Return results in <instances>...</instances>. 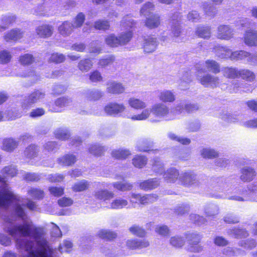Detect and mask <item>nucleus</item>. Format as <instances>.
I'll return each instance as SVG.
<instances>
[{"label":"nucleus","instance_id":"obj_31","mask_svg":"<svg viewBox=\"0 0 257 257\" xmlns=\"http://www.w3.org/2000/svg\"><path fill=\"white\" fill-rule=\"evenodd\" d=\"M222 72L224 76L229 78L238 77V70L233 67H225L222 68Z\"/></svg>","mask_w":257,"mask_h":257},{"label":"nucleus","instance_id":"obj_59","mask_svg":"<svg viewBox=\"0 0 257 257\" xmlns=\"http://www.w3.org/2000/svg\"><path fill=\"white\" fill-rule=\"evenodd\" d=\"M153 169L158 173L162 174L164 171L163 165L159 160L158 158H156L154 160L153 164Z\"/></svg>","mask_w":257,"mask_h":257},{"label":"nucleus","instance_id":"obj_57","mask_svg":"<svg viewBox=\"0 0 257 257\" xmlns=\"http://www.w3.org/2000/svg\"><path fill=\"white\" fill-rule=\"evenodd\" d=\"M249 197L250 199L257 201V184H251L248 187Z\"/></svg>","mask_w":257,"mask_h":257},{"label":"nucleus","instance_id":"obj_21","mask_svg":"<svg viewBox=\"0 0 257 257\" xmlns=\"http://www.w3.org/2000/svg\"><path fill=\"white\" fill-rule=\"evenodd\" d=\"M244 42L248 46L257 45V31L248 30L245 32L244 36Z\"/></svg>","mask_w":257,"mask_h":257},{"label":"nucleus","instance_id":"obj_45","mask_svg":"<svg viewBox=\"0 0 257 257\" xmlns=\"http://www.w3.org/2000/svg\"><path fill=\"white\" fill-rule=\"evenodd\" d=\"M196 33L199 37L203 38H209L210 35V29L207 27H198Z\"/></svg>","mask_w":257,"mask_h":257},{"label":"nucleus","instance_id":"obj_5","mask_svg":"<svg viewBox=\"0 0 257 257\" xmlns=\"http://www.w3.org/2000/svg\"><path fill=\"white\" fill-rule=\"evenodd\" d=\"M204 71L203 69L198 70L196 73V78L199 82L203 86L207 87L214 88L218 86L219 79L218 77L212 76L210 74L202 75Z\"/></svg>","mask_w":257,"mask_h":257},{"label":"nucleus","instance_id":"obj_16","mask_svg":"<svg viewBox=\"0 0 257 257\" xmlns=\"http://www.w3.org/2000/svg\"><path fill=\"white\" fill-rule=\"evenodd\" d=\"M158 98L163 102H173L176 99L175 92L172 90L164 89L159 92Z\"/></svg>","mask_w":257,"mask_h":257},{"label":"nucleus","instance_id":"obj_50","mask_svg":"<svg viewBox=\"0 0 257 257\" xmlns=\"http://www.w3.org/2000/svg\"><path fill=\"white\" fill-rule=\"evenodd\" d=\"M170 243L174 247H179L184 245V240L181 237L175 236L170 238Z\"/></svg>","mask_w":257,"mask_h":257},{"label":"nucleus","instance_id":"obj_24","mask_svg":"<svg viewBox=\"0 0 257 257\" xmlns=\"http://www.w3.org/2000/svg\"><path fill=\"white\" fill-rule=\"evenodd\" d=\"M204 69L203 70L211 71L214 73H218L220 72V67L219 64L215 61L212 60H208L205 61L204 65Z\"/></svg>","mask_w":257,"mask_h":257},{"label":"nucleus","instance_id":"obj_11","mask_svg":"<svg viewBox=\"0 0 257 257\" xmlns=\"http://www.w3.org/2000/svg\"><path fill=\"white\" fill-rule=\"evenodd\" d=\"M180 176L179 171L175 168L168 169L163 174V178L168 183H175L177 181L179 183Z\"/></svg>","mask_w":257,"mask_h":257},{"label":"nucleus","instance_id":"obj_32","mask_svg":"<svg viewBox=\"0 0 257 257\" xmlns=\"http://www.w3.org/2000/svg\"><path fill=\"white\" fill-rule=\"evenodd\" d=\"M130 155L131 153L128 150L123 149L115 150L111 153L112 156L118 159H124Z\"/></svg>","mask_w":257,"mask_h":257},{"label":"nucleus","instance_id":"obj_30","mask_svg":"<svg viewBox=\"0 0 257 257\" xmlns=\"http://www.w3.org/2000/svg\"><path fill=\"white\" fill-rule=\"evenodd\" d=\"M74 28L71 23L68 22H64L58 28L59 33L63 36H68L73 31Z\"/></svg>","mask_w":257,"mask_h":257},{"label":"nucleus","instance_id":"obj_8","mask_svg":"<svg viewBox=\"0 0 257 257\" xmlns=\"http://www.w3.org/2000/svg\"><path fill=\"white\" fill-rule=\"evenodd\" d=\"M157 199L158 196L156 194H149L141 196L139 194H132L130 200L132 206L136 207L138 202L142 204H147L156 201Z\"/></svg>","mask_w":257,"mask_h":257},{"label":"nucleus","instance_id":"obj_3","mask_svg":"<svg viewBox=\"0 0 257 257\" xmlns=\"http://www.w3.org/2000/svg\"><path fill=\"white\" fill-rule=\"evenodd\" d=\"M170 113L169 107L163 102L154 104L151 108H147L141 112L134 115H129L127 117L133 121L145 120L150 118L151 114L154 118H151V121H158L168 117Z\"/></svg>","mask_w":257,"mask_h":257},{"label":"nucleus","instance_id":"obj_43","mask_svg":"<svg viewBox=\"0 0 257 257\" xmlns=\"http://www.w3.org/2000/svg\"><path fill=\"white\" fill-rule=\"evenodd\" d=\"M133 164L135 167L142 168L147 162V159L143 156H136L133 159Z\"/></svg>","mask_w":257,"mask_h":257},{"label":"nucleus","instance_id":"obj_33","mask_svg":"<svg viewBox=\"0 0 257 257\" xmlns=\"http://www.w3.org/2000/svg\"><path fill=\"white\" fill-rule=\"evenodd\" d=\"M97 235L102 239L111 240L116 237V234L113 231L102 229L98 231Z\"/></svg>","mask_w":257,"mask_h":257},{"label":"nucleus","instance_id":"obj_26","mask_svg":"<svg viewBox=\"0 0 257 257\" xmlns=\"http://www.w3.org/2000/svg\"><path fill=\"white\" fill-rule=\"evenodd\" d=\"M38 148L34 145H30L24 151V155L28 159L36 160L38 157Z\"/></svg>","mask_w":257,"mask_h":257},{"label":"nucleus","instance_id":"obj_61","mask_svg":"<svg viewBox=\"0 0 257 257\" xmlns=\"http://www.w3.org/2000/svg\"><path fill=\"white\" fill-rule=\"evenodd\" d=\"M65 60V57L63 55L59 53H53L51 55L49 60L51 62L55 63H61Z\"/></svg>","mask_w":257,"mask_h":257},{"label":"nucleus","instance_id":"obj_22","mask_svg":"<svg viewBox=\"0 0 257 257\" xmlns=\"http://www.w3.org/2000/svg\"><path fill=\"white\" fill-rule=\"evenodd\" d=\"M36 33L37 35L42 38H47L50 37L53 32L52 27L47 25H43L37 28Z\"/></svg>","mask_w":257,"mask_h":257},{"label":"nucleus","instance_id":"obj_6","mask_svg":"<svg viewBox=\"0 0 257 257\" xmlns=\"http://www.w3.org/2000/svg\"><path fill=\"white\" fill-rule=\"evenodd\" d=\"M221 50L226 52L225 55H220V56H221V57H226V56H229L231 60L246 59L248 62H252L255 64H257V55H251L248 52L243 51L232 52L231 51H228L224 49H222Z\"/></svg>","mask_w":257,"mask_h":257},{"label":"nucleus","instance_id":"obj_60","mask_svg":"<svg viewBox=\"0 0 257 257\" xmlns=\"http://www.w3.org/2000/svg\"><path fill=\"white\" fill-rule=\"evenodd\" d=\"M94 27L96 29L104 30L108 29L109 25L107 21L99 20L95 22Z\"/></svg>","mask_w":257,"mask_h":257},{"label":"nucleus","instance_id":"obj_12","mask_svg":"<svg viewBox=\"0 0 257 257\" xmlns=\"http://www.w3.org/2000/svg\"><path fill=\"white\" fill-rule=\"evenodd\" d=\"M234 35L233 29L226 25L220 26L218 28L217 37L221 39L228 40Z\"/></svg>","mask_w":257,"mask_h":257},{"label":"nucleus","instance_id":"obj_13","mask_svg":"<svg viewBox=\"0 0 257 257\" xmlns=\"http://www.w3.org/2000/svg\"><path fill=\"white\" fill-rule=\"evenodd\" d=\"M126 245L130 249H136L147 247L150 243L146 239H128L126 241Z\"/></svg>","mask_w":257,"mask_h":257},{"label":"nucleus","instance_id":"obj_27","mask_svg":"<svg viewBox=\"0 0 257 257\" xmlns=\"http://www.w3.org/2000/svg\"><path fill=\"white\" fill-rule=\"evenodd\" d=\"M153 143L151 141L145 140L139 143L138 146V149L140 151L147 152L150 151V153L156 154L158 152V150H151L152 147Z\"/></svg>","mask_w":257,"mask_h":257},{"label":"nucleus","instance_id":"obj_28","mask_svg":"<svg viewBox=\"0 0 257 257\" xmlns=\"http://www.w3.org/2000/svg\"><path fill=\"white\" fill-rule=\"evenodd\" d=\"M255 176V171L251 168L244 167L242 170L240 178L244 181H250Z\"/></svg>","mask_w":257,"mask_h":257},{"label":"nucleus","instance_id":"obj_36","mask_svg":"<svg viewBox=\"0 0 257 257\" xmlns=\"http://www.w3.org/2000/svg\"><path fill=\"white\" fill-rule=\"evenodd\" d=\"M146 25L150 28L157 27L160 25L159 17L157 15L151 16L150 18H147Z\"/></svg>","mask_w":257,"mask_h":257},{"label":"nucleus","instance_id":"obj_17","mask_svg":"<svg viewBox=\"0 0 257 257\" xmlns=\"http://www.w3.org/2000/svg\"><path fill=\"white\" fill-rule=\"evenodd\" d=\"M196 177L192 172H185L180 174L179 183L186 186H190L196 183Z\"/></svg>","mask_w":257,"mask_h":257},{"label":"nucleus","instance_id":"obj_39","mask_svg":"<svg viewBox=\"0 0 257 257\" xmlns=\"http://www.w3.org/2000/svg\"><path fill=\"white\" fill-rule=\"evenodd\" d=\"M92 66V62L89 59L80 61L78 64L79 69L82 72H87Z\"/></svg>","mask_w":257,"mask_h":257},{"label":"nucleus","instance_id":"obj_19","mask_svg":"<svg viewBox=\"0 0 257 257\" xmlns=\"http://www.w3.org/2000/svg\"><path fill=\"white\" fill-rule=\"evenodd\" d=\"M19 141L13 138L5 139L3 141L2 149L5 151L11 152L17 147Z\"/></svg>","mask_w":257,"mask_h":257},{"label":"nucleus","instance_id":"obj_49","mask_svg":"<svg viewBox=\"0 0 257 257\" xmlns=\"http://www.w3.org/2000/svg\"><path fill=\"white\" fill-rule=\"evenodd\" d=\"M85 20V16L82 13H79L73 20V23L72 24L73 28H78L80 27Z\"/></svg>","mask_w":257,"mask_h":257},{"label":"nucleus","instance_id":"obj_41","mask_svg":"<svg viewBox=\"0 0 257 257\" xmlns=\"http://www.w3.org/2000/svg\"><path fill=\"white\" fill-rule=\"evenodd\" d=\"M18 174L21 175L24 180L28 181H38L40 179L39 176L36 173H26L21 171Z\"/></svg>","mask_w":257,"mask_h":257},{"label":"nucleus","instance_id":"obj_20","mask_svg":"<svg viewBox=\"0 0 257 257\" xmlns=\"http://www.w3.org/2000/svg\"><path fill=\"white\" fill-rule=\"evenodd\" d=\"M106 90L108 93L120 94L124 91L125 88L122 84L113 81L107 83Z\"/></svg>","mask_w":257,"mask_h":257},{"label":"nucleus","instance_id":"obj_44","mask_svg":"<svg viewBox=\"0 0 257 257\" xmlns=\"http://www.w3.org/2000/svg\"><path fill=\"white\" fill-rule=\"evenodd\" d=\"M28 193L31 197L36 199H41L44 197V192L37 188H31Z\"/></svg>","mask_w":257,"mask_h":257},{"label":"nucleus","instance_id":"obj_62","mask_svg":"<svg viewBox=\"0 0 257 257\" xmlns=\"http://www.w3.org/2000/svg\"><path fill=\"white\" fill-rule=\"evenodd\" d=\"M55 135L57 138L61 140H67L69 137L68 133L66 131L62 130L56 131Z\"/></svg>","mask_w":257,"mask_h":257},{"label":"nucleus","instance_id":"obj_2","mask_svg":"<svg viewBox=\"0 0 257 257\" xmlns=\"http://www.w3.org/2000/svg\"><path fill=\"white\" fill-rule=\"evenodd\" d=\"M19 214L22 217L23 223L14 225H13V223L11 224V225L6 227L5 231L15 239L18 247L28 252V255L27 257H44L42 252L38 253L37 243L35 240L33 242L22 238V237L28 236L34 239V236L31 235L32 234L24 235L21 233L19 234L21 230L24 228L26 223L31 222L33 223V222L31 220H26V217L22 214ZM46 257H49V256L48 255Z\"/></svg>","mask_w":257,"mask_h":257},{"label":"nucleus","instance_id":"obj_58","mask_svg":"<svg viewBox=\"0 0 257 257\" xmlns=\"http://www.w3.org/2000/svg\"><path fill=\"white\" fill-rule=\"evenodd\" d=\"M172 31L173 36L177 38L178 37L181 33V28L178 22H172Z\"/></svg>","mask_w":257,"mask_h":257},{"label":"nucleus","instance_id":"obj_55","mask_svg":"<svg viewBox=\"0 0 257 257\" xmlns=\"http://www.w3.org/2000/svg\"><path fill=\"white\" fill-rule=\"evenodd\" d=\"M19 61L23 65H29L34 61V58L31 54H26L21 56Z\"/></svg>","mask_w":257,"mask_h":257},{"label":"nucleus","instance_id":"obj_56","mask_svg":"<svg viewBox=\"0 0 257 257\" xmlns=\"http://www.w3.org/2000/svg\"><path fill=\"white\" fill-rule=\"evenodd\" d=\"M130 231L134 235L143 237L145 234V230L137 225H133L130 228Z\"/></svg>","mask_w":257,"mask_h":257},{"label":"nucleus","instance_id":"obj_7","mask_svg":"<svg viewBox=\"0 0 257 257\" xmlns=\"http://www.w3.org/2000/svg\"><path fill=\"white\" fill-rule=\"evenodd\" d=\"M45 93L41 90H36L32 93L27 99L22 103V108L25 112L30 108L32 105L39 102L44 98Z\"/></svg>","mask_w":257,"mask_h":257},{"label":"nucleus","instance_id":"obj_52","mask_svg":"<svg viewBox=\"0 0 257 257\" xmlns=\"http://www.w3.org/2000/svg\"><path fill=\"white\" fill-rule=\"evenodd\" d=\"M218 208L214 204H209L205 207V212L208 216L215 215L218 213Z\"/></svg>","mask_w":257,"mask_h":257},{"label":"nucleus","instance_id":"obj_46","mask_svg":"<svg viewBox=\"0 0 257 257\" xmlns=\"http://www.w3.org/2000/svg\"><path fill=\"white\" fill-rule=\"evenodd\" d=\"M168 136L170 139L178 142L183 145H188L190 143V139L186 138L178 137L176 135V134L172 133H169Z\"/></svg>","mask_w":257,"mask_h":257},{"label":"nucleus","instance_id":"obj_10","mask_svg":"<svg viewBox=\"0 0 257 257\" xmlns=\"http://www.w3.org/2000/svg\"><path fill=\"white\" fill-rule=\"evenodd\" d=\"M93 196L97 199L103 200L106 206L109 201L113 197L114 193L106 189H98L94 192Z\"/></svg>","mask_w":257,"mask_h":257},{"label":"nucleus","instance_id":"obj_29","mask_svg":"<svg viewBox=\"0 0 257 257\" xmlns=\"http://www.w3.org/2000/svg\"><path fill=\"white\" fill-rule=\"evenodd\" d=\"M159 184V182L157 179L148 180L140 184V187L144 190H148L156 188Z\"/></svg>","mask_w":257,"mask_h":257},{"label":"nucleus","instance_id":"obj_40","mask_svg":"<svg viewBox=\"0 0 257 257\" xmlns=\"http://www.w3.org/2000/svg\"><path fill=\"white\" fill-rule=\"evenodd\" d=\"M238 77H241L248 81H253L255 77L253 72L247 69L238 70Z\"/></svg>","mask_w":257,"mask_h":257},{"label":"nucleus","instance_id":"obj_15","mask_svg":"<svg viewBox=\"0 0 257 257\" xmlns=\"http://www.w3.org/2000/svg\"><path fill=\"white\" fill-rule=\"evenodd\" d=\"M128 204L127 200L121 197H117L111 201L109 200L106 206L110 209H120L127 206Z\"/></svg>","mask_w":257,"mask_h":257},{"label":"nucleus","instance_id":"obj_14","mask_svg":"<svg viewBox=\"0 0 257 257\" xmlns=\"http://www.w3.org/2000/svg\"><path fill=\"white\" fill-rule=\"evenodd\" d=\"M199 108L198 106L195 104H191L181 101L179 104H177L175 107L176 113H180L184 111L187 112H193Z\"/></svg>","mask_w":257,"mask_h":257},{"label":"nucleus","instance_id":"obj_42","mask_svg":"<svg viewBox=\"0 0 257 257\" xmlns=\"http://www.w3.org/2000/svg\"><path fill=\"white\" fill-rule=\"evenodd\" d=\"M89 186V183L87 181L82 180L74 185L73 190L75 192L83 191L87 189Z\"/></svg>","mask_w":257,"mask_h":257},{"label":"nucleus","instance_id":"obj_23","mask_svg":"<svg viewBox=\"0 0 257 257\" xmlns=\"http://www.w3.org/2000/svg\"><path fill=\"white\" fill-rule=\"evenodd\" d=\"M23 37V33L18 29H14L8 32L4 36L5 40L7 42L16 41Z\"/></svg>","mask_w":257,"mask_h":257},{"label":"nucleus","instance_id":"obj_63","mask_svg":"<svg viewBox=\"0 0 257 257\" xmlns=\"http://www.w3.org/2000/svg\"><path fill=\"white\" fill-rule=\"evenodd\" d=\"M49 190L51 194L54 196L58 197L64 193V189L61 187H51Z\"/></svg>","mask_w":257,"mask_h":257},{"label":"nucleus","instance_id":"obj_51","mask_svg":"<svg viewBox=\"0 0 257 257\" xmlns=\"http://www.w3.org/2000/svg\"><path fill=\"white\" fill-rule=\"evenodd\" d=\"M114 57L112 56H108L105 58L101 59L98 62V65L100 67H105L111 65L114 61Z\"/></svg>","mask_w":257,"mask_h":257},{"label":"nucleus","instance_id":"obj_37","mask_svg":"<svg viewBox=\"0 0 257 257\" xmlns=\"http://www.w3.org/2000/svg\"><path fill=\"white\" fill-rule=\"evenodd\" d=\"M200 238L198 235H195L194 240H192L190 243V247L188 249L193 252H199L202 250V246L198 244Z\"/></svg>","mask_w":257,"mask_h":257},{"label":"nucleus","instance_id":"obj_53","mask_svg":"<svg viewBox=\"0 0 257 257\" xmlns=\"http://www.w3.org/2000/svg\"><path fill=\"white\" fill-rule=\"evenodd\" d=\"M72 248V243L69 240H65L59 247V250L60 252H69Z\"/></svg>","mask_w":257,"mask_h":257},{"label":"nucleus","instance_id":"obj_47","mask_svg":"<svg viewBox=\"0 0 257 257\" xmlns=\"http://www.w3.org/2000/svg\"><path fill=\"white\" fill-rule=\"evenodd\" d=\"M112 185L114 188L121 191L130 190L132 188L131 184L124 182H115L113 183Z\"/></svg>","mask_w":257,"mask_h":257},{"label":"nucleus","instance_id":"obj_4","mask_svg":"<svg viewBox=\"0 0 257 257\" xmlns=\"http://www.w3.org/2000/svg\"><path fill=\"white\" fill-rule=\"evenodd\" d=\"M134 25V22L130 17H126L122 21L121 26L125 31L122 32L119 35L120 46L125 45L131 40L133 35L131 29Z\"/></svg>","mask_w":257,"mask_h":257},{"label":"nucleus","instance_id":"obj_34","mask_svg":"<svg viewBox=\"0 0 257 257\" xmlns=\"http://www.w3.org/2000/svg\"><path fill=\"white\" fill-rule=\"evenodd\" d=\"M200 154L203 158L207 159H213L218 155L217 152L210 148L202 149L200 150Z\"/></svg>","mask_w":257,"mask_h":257},{"label":"nucleus","instance_id":"obj_1","mask_svg":"<svg viewBox=\"0 0 257 257\" xmlns=\"http://www.w3.org/2000/svg\"><path fill=\"white\" fill-rule=\"evenodd\" d=\"M1 173L3 176L0 175V207L7 208L11 204L13 206L12 214L5 219L6 222L12 224L19 219L22 221V217L19 214L24 215L26 220H30L24 207L27 206L30 210H34L36 209L35 203L30 200L25 201L21 199L14 193L7 183V177H13L17 174L16 169L12 166L6 167Z\"/></svg>","mask_w":257,"mask_h":257},{"label":"nucleus","instance_id":"obj_18","mask_svg":"<svg viewBox=\"0 0 257 257\" xmlns=\"http://www.w3.org/2000/svg\"><path fill=\"white\" fill-rule=\"evenodd\" d=\"M127 104L129 106L134 109H146L147 106V103L144 100L135 97H131L127 100Z\"/></svg>","mask_w":257,"mask_h":257},{"label":"nucleus","instance_id":"obj_9","mask_svg":"<svg viewBox=\"0 0 257 257\" xmlns=\"http://www.w3.org/2000/svg\"><path fill=\"white\" fill-rule=\"evenodd\" d=\"M125 109V106L122 103L111 102L106 105L104 108L105 112L110 115H117Z\"/></svg>","mask_w":257,"mask_h":257},{"label":"nucleus","instance_id":"obj_25","mask_svg":"<svg viewBox=\"0 0 257 257\" xmlns=\"http://www.w3.org/2000/svg\"><path fill=\"white\" fill-rule=\"evenodd\" d=\"M157 45L156 39L153 37H149L145 40L144 49L145 52L151 53L155 50Z\"/></svg>","mask_w":257,"mask_h":257},{"label":"nucleus","instance_id":"obj_54","mask_svg":"<svg viewBox=\"0 0 257 257\" xmlns=\"http://www.w3.org/2000/svg\"><path fill=\"white\" fill-rule=\"evenodd\" d=\"M89 152L95 156L100 155L104 151L103 147L97 145H93L91 146L89 149Z\"/></svg>","mask_w":257,"mask_h":257},{"label":"nucleus","instance_id":"obj_48","mask_svg":"<svg viewBox=\"0 0 257 257\" xmlns=\"http://www.w3.org/2000/svg\"><path fill=\"white\" fill-rule=\"evenodd\" d=\"M12 58V55L8 50H4L0 51V63L7 64L9 63Z\"/></svg>","mask_w":257,"mask_h":257},{"label":"nucleus","instance_id":"obj_35","mask_svg":"<svg viewBox=\"0 0 257 257\" xmlns=\"http://www.w3.org/2000/svg\"><path fill=\"white\" fill-rule=\"evenodd\" d=\"M76 160L75 156L73 155H66L59 159V163L63 165L70 166L74 164Z\"/></svg>","mask_w":257,"mask_h":257},{"label":"nucleus","instance_id":"obj_64","mask_svg":"<svg viewBox=\"0 0 257 257\" xmlns=\"http://www.w3.org/2000/svg\"><path fill=\"white\" fill-rule=\"evenodd\" d=\"M89 79L92 82H96L101 81L102 77L100 73L96 70L90 73Z\"/></svg>","mask_w":257,"mask_h":257},{"label":"nucleus","instance_id":"obj_38","mask_svg":"<svg viewBox=\"0 0 257 257\" xmlns=\"http://www.w3.org/2000/svg\"><path fill=\"white\" fill-rule=\"evenodd\" d=\"M105 41L106 44L111 47H116L119 45L118 37L113 34H110L105 37Z\"/></svg>","mask_w":257,"mask_h":257}]
</instances>
